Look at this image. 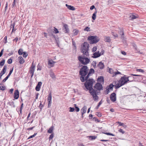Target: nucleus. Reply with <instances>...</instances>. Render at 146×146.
Returning <instances> with one entry per match:
<instances>
[{
    "instance_id": "ea45409f",
    "label": "nucleus",
    "mask_w": 146,
    "mask_h": 146,
    "mask_svg": "<svg viewBox=\"0 0 146 146\" xmlns=\"http://www.w3.org/2000/svg\"><path fill=\"white\" fill-rule=\"evenodd\" d=\"M90 27H86L85 29H84V31H90Z\"/></svg>"
},
{
    "instance_id": "774afa93",
    "label": "nucleus",
    "mask_w": 146,
    "mask_h": 146,
    "mask_svg": "<svg viewBox=\"0 0 146 146\" xmlns=\"http://www.w3.org/2000/svg\"><path fill=\"white\" fill-rule=\"evenodd\" d=\"M18 38H17V37H16V38H15V39H13V41H15L16 42L18 40Z\"/></svg>"
},
{
    "instance_id": "49530a36",
    "label": "nucleus",
    "mask_w": 146,
    "mask_h": 146,
    "mask_svg": "<svg viewBox=\"0 0 146 146\" xmlns=\"http://www.w3.org/2000/svg\"><path fill=\"white\" fill-rule=\"evenodd\" d=\"M9 105L10 106H13V108H15V106L14 102L13 101Z\"/></svg>"
},
{
    "instance_id": "79ce46f5",
    "label": "nucleus",
    "mask_w": 146,
    "mask_h": 146,
    "mask_svg": "<svg viewBox=\"0 0 146 146\" xmlns=\"http://www.w3.org/2000/svg\"><path fill=\"white\" fill-rule=\"evenodd\" d=\"M23 56L24 58H26L28 56V54L26 52H23Z\"/></svg>"
},
{
    "instance_id": "cd10ccee",
    "label": "nucleus",
    "mask_w": 146,
    "mask_h": 146,
    "mask_svg": "<svg viewBox=\"0 0 146 146\" xmlns=\"http://www.w3.org/2000/svg\"><path fill=\"white\" fill-rule=\"evenodd\" d=\"M54 62L52 60H49L48 61V63L49 65L51 66H53L52 65L54 64Z\"/></svg>"
},
{
    "instance_id": "20e7f679",
    "label": "nucleus",
    "mask_w": 146,
    "mask_h": 146,
    "mask_svg": "<svg viewBox=\"0 0 146 146\" xmlns=\"http://www.w3.org/2000/svg\"><path fill=\"white\" fill-rule=\"evenodd\" d=\"M82 57V56H79L78 57V59L79 61L84 65H86L89 63L90 62V60L86 57Z\"/></svg>"
},
{
    "instance_id": "864d4df0",
    "label": "nucleus",
    "mask_w": 146,
    "mask_h": 146,
    "mask_svg": "<svg viewBox=\"0 0 146 146\" xmlns=\"http://www.w3.org/2000/svg\"><path fill=\"white\" fill-rule=\"evenodd\" d=\"M96 115L99 117H100L102 116L101 113L100 112H97L96 113Z\"/></svg>"
},
{
    "instance_id": "4c0bfd02",
    "label": "nucleus",
    "mask_w": 146,
    "mask_h": 146,
    "mask_svg": "<svg viewBox=\"0 0 146 146\" xmlns=\"http://www.w3.org/2000/svg\"><path fill=\"white\" fill-rule=\"evenodd\" d=\"M23 50L22 49H20L18 51V53L19 55H21L23 54Z\"/></svg>"
},
{
    "instance_id": "338daca9",
    "label": "nucleus",
    "mask_w": 146,
    "mask_h": 146,
    "mask_svg": "<svg viewBox=\"0 0 146 146\" xmlns=\"http://www.w3.org/2000/svg\"><path fill=\"white\" fill-rule=\"evenodd\" d=\"M121 53L122 54L124 55H125L126 54V53L125 52V51H121Z\"/></svg>"
},
{
    "instance_id": "c85d7f7f",
    "label": "nucleus",
    "mask_w": 146,
    "mask_h": 146,
    "mask_svg": "<svg viewBox=\"0 0 146 146\" xmlns=\"http://www.w3.org/2000/svg\"><path fill=\"white\" fill-rule=\"evenodd\" d=\"M119 33L120 34L121 36L122 35H124V33L123 32V29H119V30L118 31Z\"/></svg>"
},
{
    "instance_id": "e433bc0d",
    "label": "nucleus",
    "mask_w": 146,
    "mask_h": 146,
    "mask_svg": "<svg viewBox=\"0 0 146 146\" xmlns=\"http://www.w3.org/2000/svg\"><path fill=\"white\" fill-rule=\"evenodd\" d=\"M1 84H0V90L2 91L4 90L5 89V86H1Z\"/></svg>"
},
{
    "instance_id": "f8f14e48",
    "label": "nucleus",
    "mask_w": 146,
    "mask_h": 146,
    "mask_svg": "<svg viewBox=\"0 0 146 146\" xmlns=\"http://www.w3.org/2000/svg\"><path fill=\"white\" fill-rule=\"evenodd\" d=\"M42 82H39L38 83L36 87L35 90L37 91H38L40 90V88L42 84Z\"/></svg>"
},
{
    "instance_id": "4d7b16f0",
    "label": "nucleus",
    "mask_w": 146,
    "mask_h": 146,
    "mask_svg": "<svg viewBox=\"0 0 146 146\" xmlns=\"http://www.w3.org/2000/svg\"><path fill=\"white\" fill-rule=\"evenodd\" d=\"M118 131L119 132L122 133L123 134L125 133V131L121 129H119Z\"/></svg>"
},
{
    "instance_id": "f257e3e1",
    "label": "nucleus",
    "mask_w": 146,
    "mask_h": 146,
    "mask_svg": "<svg viewBox=\"0 0 146 146\" xmlns=\"http://www.w3.org/2000/svg\"><path fill=\"white\" fill-rule=\"evenodd\" d=\"M88 67L86 66H84L80 69L79 71L80 75L81 76L80 77V79L82 82H85L88 79H86L85 76L87 74L88 72Z\"/></svg>"
},
{
    "instance_id": "7c9ffc66",
    "label": "nucleus",
    "mask_w": 146,
    "mask_h": 146,
    "mask_svg": "<svg viewBox=\"0 0 146 146\" xmlns=\"http://www.w3.org/2000/svg\"><path fill=\"white\" fill-rule=\"evenodd\" d=\"M95 95L92 96L94 100L95 101H97L98 100V97L96 94H94Z\"/></svg>"
},
{
    "instance_id": "e2e57ef3",
    "label": "nucleus",
    "mask_w": 146,
    "mask_h": 146,
    "mask_svg": "<svg viewBox=\"0 0 146 146\" xmlns=\"http://www.w3.org/2000/svg\"><path fill=\"white\" fill-rule=\"evenodd\" d=\"M93 119L95 121H97L98 122H99V121L95 117H94Z\"/></svg>"
},
{
    "instance_id": "13d9d810",
    "label": "nucleus",
    "mask_w": 146,
    "mask_h": 146,
    "mask_svg": "<svg viewBox=\"0 0 146 146\" xmlns=\"http://www.w3.org/2000/svg\"><path fill=\"white\" fill-rule=\"evenodd\" d=\"M39 94L38 93H37L36 94V96L35 97V102L36 101V99H37L38 98V96Z\"/></svg>"
},
{
    "instance_id": "473e14b6",
    "label": "nucleus",
    "mask_w": 146,
    "mask_h": 146,
    "mask_svg": "<svg viewBox=\"0 0 146 146\" xmlns=\"http://www.w3.org/2000/svg\"><path fill=\"white\" fill-rule=\"evenodd\" d=\"M104 41L107 42H109L111 41L110 37H105L104 38Z\"/></svg>"
},
{
    "instance_id": "c756f323",
    "label": "nucleus",
    "mask_w": 146,
    "mask_h": 146,
    "mask_svg": "<svg viewBox=\"0 0 146 146\" xmlns=\"http://www.w3.org/2000/svg\"><path fill=\"white\" fill-rule=\"evenodd\" d=\"M137 18V17L134 15L131 14L129 16L130 20H133Z\"/></svg>"
},
{
    "instance_id": "1a4fd4ad",
    "label": "nucleus",
    "mask_w": 146,
    "mask_h": 146,
    "mask_svg": "<svg viewBox=\"0 0 146 146\" xmlns=\"http://www.w3.org/2000/svg\"><path fill=\"white\" fill-rule=\"evenodd\" d=\"M94 88L98 90H102V85L99 83H97L94 86Z\"/></svg>"
},
{
    "instance_id": "a18cd8bd",
    "label": "nucleus",
    "mask_w": 146,
    "mask_h": 146,
    "mask_svg": "<svg viewBox=\"0 0 146 146\" xmlns=\"http://www.w3.org/2000/svg\"><path fill=\"white\" fill-rule=\"evenodd\" d=\"M34 71H29V73L31 74V78H32L34 74Z\"/></svg>"
},
{
    "instance_id": "c9c22d12",
    "label": "nucleus",
    "mask_w": 146,
    "mask_h": 146,
    "mask_svg": "<svg viewBox=\"0 0 146 146\" xmlns=\"http://www.w3.org/2000/svg\"><path fill=\"white\" fill-rule=\"evenodd\" d=\"M5 59H3L0 62V66H2L5 64Z\"/></svg>"
},
{
    "instance_id": "6e6d98bb",
    "label": "nucleus",
    "mask_w": 146,
    "mask_h": 146,
    "mask_svg": "<svg viewBox=\"0 0 146 146\" xmlns=\"http://www.w3.org/2000/svg\"><path fill=\"white\" fill-rule=\"evenodd\" d=\"M3 51H4V49L3 48V49H2L1 50V51L0 52V57H1L2 56V55L3 53Z\"/></svg>"
},
{
    "instance_id": "a211bd4d",
    "label": "nucleus",
    "mask_w": 146,
    "mask_h": 146,
    "mask_svg": "<svg viewBox=\"0 0 146 146\" xmlns=\"http://www.w3.org/2000/svg\"><path fill=\"white\" fill-rule=\"evenodd\" d=\"M89 90V92L90 93V94L92 96H93L94 95V94H96V91L95 90H94L93 88L91 89V90L90 89H88Z\"/></svg>"
},
{
    "instance_id": "39448f33",
    "label": "nucleus",
    "mask_w": 146,
    "mask_h": 146,
    "mask_svg": "<svg viewBox=\"0 0 146 146\" xmlns=\"http://www.w3.org/2000/svg\"><path fill=\"white\" fill-rule=\"evenodd\" d=\"M88 39L90 41V43L92 44L97 43L100 40L98 37H88Z\"/></svg>"
},
{
    "instance_id": "0e129e2a",
    "label": "nucleus",
    "mask_w": 146,
    "mask_h": 146,
    "mask_svg": "<svg viewBox=\"0 0 146 146\" xmlns=\"http://www.w3.org/2000/svg\"><path fill=\"white\" fill-rule=\"evenodd\" d=\"M118 123L119 124V126H123L124 123H122L120 122H118Z\"/></svg>"
},
{
    "instance_id": "f03ea898",
    "label": "nucleus",
    "mask_w": 146,
    "mask_h": 146,
    "mask_svg": "<svg viewBox=\"0 0 146 146\" xmlns=\"http://www.w3.org/2000/svg\"><path fill=\"white\" fill-rule=\"evenodd\" d=\"M89 44L87 42H84L81 49V52L83 53V56L84 55L87 56H89Z\"/></svg>"
},
{
    "instance_id": "aec40b11",
    "label": "nucleus",
    "mask_w": 146,
    "mask_h": 146,
    "mask_svg": "<svg viewBox=\"0 0 146 146\" xmlns=\"http://www.w3.org/2000/svg\"><path fill=\"white\" fill-rule=\"evenodd\" d=\"M97 81L101 83L104 82V80L103 76H100L97 79Z\"/></svg>"
},
{
    "instance_id": "9d476101",
    "label": "nucleus",
    "mask_w": 146,
    "mask_h": 146,
    "mask_svg": "<svg viewBox=\"0 0 146 146\" xmlns=\"http://www.w3.org/2000/svg\"><path fill=\"white\" fill-rule=\"evenodd\" d=\"M110 98L112 101L115 102L116 100V94L114 92L112 93L110 96Z\"/></svg>"
},
{
    "instance_id": "6e6552de",
    "label": "nucleus",
    "mask_w": 146,
    "mask_h": 146,
    "mask_svg": "<svg viewBox=\"0 0 146 146\" xmlns=\"http://www.w3.org/2000/svg\"><path fill=\"white\" fill-rule=\"evenodd\" d=\"M51 99H52V92H50L49 94L48 95L47 98V101L48 102V107L51 106Z\"/></svg>"
},
{
    "instance_id": "37998d69",
    "label": "nucleus",
    "mask_w": 146,
    "mask_h": 146,
    "mask_svg": "<svg viewBox=\"0 0 146 146\" xmlns=\"http://www.w3.org/2000/svg\"><path fill=\"white\" fill-rule=\"evenodd\" d=\"M69 111L71 112H73L75 110V109L74 108L71 107H69Z\"/></svg>"
},
{
    "instance_id": "7ed1b4c3",
    "label": "nucleus",
    "mask_w": 146,
    "mask_h": 146,
    "mask_svg": "<svg viewBox=\"0 0 146 146\" xmlns=\"http://www.w3.org/2000/svg\"><path fill=\"white\" fill-rule=\"evenodd\" d=\"M93 79H89L88 80H86L84 83V85L87 90H91L92 89Z\"/></svg>"
},
{
    "instance_id": "2eb2a0df",
    "label": "nucleus",
    "mask_w": 146,
    "mask_h": 146,
    "mask_svg": "<svg viewBox=\"0 0 146 146\" xmlns=\"http://www.w3.org/2000/svg\"><path fill=\"white\" fill-rule=\"evenodd\" d=\"M94 69H93V68L90 69L86 77V79H88L91 74L92 73H94Z\"/></svg>"
},
{
    "instance_id": "6ab92c4d",
    "label": "nucleus",
    "mask_w": 146,
    "mask_h": 146,
    "mask_svg": "<svg viewBox=\"0 0 146 146\" xmlns=\"http://www.w3.org/2000/svg\"><path fill=\"white\" fill-rule=\"evenodd\" d=\"M18 58L19 60V62L21 64H23L24 63L25 60L22 56H19L18 57Z\"/></svg>"
},
{
    "instance_id": "69168bd1",
    "label": "nucleus",
    "mask_w": 146,
    "mask_h": 146,
    "mask_svg": "<svg viewBox=\"0 0 146 146\" xmlns=\"http://www.w3.org/2000/svg\"><path fill=\"white\" fill-rule=\"evenodd\" d=\"M95 8V7L94 5H92L90 7V9L92 10Z\"/></svg>"
},
{
    "instance_id": "5fc2aeb1",
    "label": "nucleus",
    "mask_w": 146,
    "mask_h": 146,
    "mask_svg": "<svg viewBox=\"0 0 146 146\" xmlns=\"http://www.w3.org/2000/svg\"><path fill=\"white\" fill-rule=\"evenodd\" d=\"M136 71H137L141 72H144V71L143 70L141 69H137L136 70Z\"/></svg>"
},
{
    "instance_id": "09e8293b",
    "label": "nucleus",
    "mask_w": 146,
    "mask_h": 146,
    "mask_svg": "<svg viewBox=\"0 0 146 146\" xmlns=\"http://www.w3.org/2000/svg\"><path fill=\"white\" fill-rule=\"evenodd\" d=\"M104 134H106L107 135H111V136H115V135H114L113 134H112V133H104Z\"/></svg>"
},
{
    "instance_id": "58836bf2",
    "label": "nucleus",
    "mask_w": 146,
    "mask_h": 146,
    "mask_svg": "<svg viewBox=\"0 0 146 146\" xmlns=\"http://www.w3.org/2000/svg\"><path fill=\"white\" fill-rule=\"evenodd\" d=\"M37 70H41V69H42V67L41 66H40V64L39 63L37 66Z\"/></svg>"
},
{
    "instance_id": "72a5a7b5",
    "label": "nucleus",
    "mask_w": 146,
    "mask_h": 146,
    "mask_svg": "<svg viewBox=\"0 0 146 146\" xmlns=\"http://www.w3.org/2000/svg\"><path fill=\"white\" fill-rule=\"evenodd\" d=\"M121 86H122V85L119 82V83L115 85L114 86L115 87V88L116 89L119 88Z\"/></svg>"
},
{
    "instance_id": "4468645a",
    "label": "nucleus",
    "mask_w": 146,
    "mask_h": 146,
    "mask_svg": "<svg viewBox=\"0 0 146 146\" xmlns=\"http://www.w3.org/2000/svg\"><path fill=\"white\" fill-rule=\"evenodd\" d=\"M101 53H99V51L96 52L93 54L92 57L94 58H96L101 56Z\"/></svg>"
},
{
    "instance_id": "603ef678",
    "label": "nucleus",
    "mask_w": 146,
    "mask_h": 146,
    "mask_svg": "<svg viewBox=\"0 0 146 146\" xmlns=\"http://www.w3.org/2000/svg\"><path fill=\"white\" fill-rule=\"evenodd\" d=\"M13 67L11 69H10V71H9V74H8V75H9L10 76L11 75V74H12V73L13 72Z\"/></svg>"
},
{
    "instance_id": "dca6fc26",
    "label": "nucleus",
    "mask_w": 146,
    "mask_h": 146,
    "mask_svg": "<svg viewBox=\"0 0 146 146\" xmlns=\"http://www.w3.org/2000/svg\"><path fill=\"white\" fill-rule=\"evenodd\" d=\"M97 66L101 69H103L104 67V63L101 62H100L99 64H98Z\"/></svg>"
},
{
    "instance_id": "a19ab883",
    "label": "nucleus",
    "mask_w": 146,
    "mask_h": 146,
    "mask_svg": "<svg viewBox=\"0 0 146 146\" xmlns=\"http://www.w3.org/2000/svg\"><path fill=\"white\" fill-rule=\"evenodd\" d=\"M114 86L113 85V84H111L109 85V88H108L109 89H110V90H112L113 87Z\"/></svg>"
},
{
    "instance_id": "c03bdc74",
    "label": "nucleus",
    "mask_w": 146,
    "mask_h": 146,
    "mask_svg": "<svg viewBox=\"0 0 146 146\" xmlns=\"http://www.w3.org/2000/svg\"><path fill=\"white\" fill-rule=\"evenodd\" d=\"M13 60L11 58L9 59L7 61V63L9 64H11Z\"/></svg>"
},
{
    "instance_id": "4be33fe9",
    "label": "nucleus",
    "mask_w": 146,
    "mask_h": 146,
    "mask_svg": "<svg viewBox=\"0 0 146 146\" xmlns=\"http://www.w3.org/2000/svg\"><path fill=\"white\" fill-rule=\"evenodd\" d=\"M87 110V108L86 106H85L81 110V113H82V114H84L86 113Z\"/></svg>"
},
{
    "instance_id": "8fccbe9b",
    "label": "nucleus",
    "mask_w": 146,
    "mask_h": 146,
    "mask_svg": "<svg viewBox=\"0 0 146 146\" xmlns=\"http://www.w3.org/2000/svg\"><path fill=\"white\" fill-rule=\"evenodd\" d=\"M54 135L53 134H51L49 136V140L50 141L51 139L53 137Z\"/></svg>"
},
{
    "instance_id": "f704fd0d",
    "label": "nucleus",
    "mask_w": 146,
    "mask_h": 146,
    "mask_svg": "<svg viewBox=\"0 0 146 146\" xmlns=\"http://www.w3.org/2000/svg\"><path fill=\"white\" fill-rule=\"evenodd\" d=\"M89 139L91 140H92L94 139H95L97 137L96 136H89Z\"/></svg>"
},
{
    "instance_id": "412c9836",
    "label": "nucleus",
    "mask_w": 146,
    "mask_h": 146,
    "mask_svg": "<svg viewBox=\"0 0 146 146\" xmlns=\"http://www.w3.org/2000/svg\"><path fill=\"white\" fill-rule=\"evenodd\" d=\"M66 6L68 8V9L72 11H74L75 10V8L73 6L69 5L67 4H66Z\"/></svg>"
},
{
    "instance_id": "393cba45",
    "label": "nucleus",
    "mask_w": 146,
    "mask_h": 146,
    "mask_svg": "<svg viewBox=\"0 0 146 146\" xmlns=\"http://www.w3.org/2000/svg\"><path fill=\"white\" fill-rule=\"evenodd\" d=\"M79 32V31L78 30L76 29H74L73 31V34L74 36L78 34Z\"/></svg>"
},
{
    "instance_id": "bb28decb",
    "label": "nucleus",
    "mask_w": 146,
    "mask_h": 146,
    "mask_svg": "<svg viewBox=\"0 0 146 146\" xmlns=\"http://www.w3.org/2000/svg\"><path fill=\"white\" fill-rule=\"evenodd\" d=\"M15 25V23L14 22L13 23H12L11 25V28H12V32L15 31L16 30V29H15L14 27Z\"/></svg>"
},
{
    "instance_id": "f3484780",
    "label": "nucleus",
    "mask_w": 146,
    "mask_h": 146,
    "mask_svg": "<svg viewBox=\"0 0 146 146\" xmlns=\"http://www.w3.org/2000/svg\"><path fill=\"white\" fill-rule=\"evenodd\" d=\"M7 68V66L6 65L4 66L3 67V69L0 73V74H2L3 75L6 72Z\"/></svg>"
},
{
    "instance_id": "3c124183",
    "label": "nucleus",
    "mask_w": 146,
    "mask_h": 146,
    "mask_svg": "<svg viewBox=\"0 0 146 146\" xmlns=\"http://www.w3.org/2000/svg\"><path fill=\"white\" fill-rule=\"evenodd\" d=\"M97 50V47L94 46L92 48V50L93 52H94L96 51Z\"/></svg>"
},
{
    "instance_id": "680f3d73",
    "label": "nucleus",
    "mask_w": 146,
    "mask_h": 146,
    "mask_svg": "<svg viewBox=\"0 0 146 146\" xmlns=\"http://www.w3.org/2000/svg\"><path fill=\"white\" fill-rule=\"evenodd\" d=\"M7 37H5L4 38V43L5 44H6L7 42Z\"/></svg>"
},
{
    "instance_id": "ddd939ff",
    "label": "nucleus",
    "mask_w": 146,
    "mask_h": 146,
    "mask_svg": "<svg viewBox=\"0 0 146 146\" xmlns=\"http://www.w3.org/2000/svg\"><path fill=\"white\" fill-rule=\"evenodd\" d=\"M63 29L65 30V33H68L69 31V29L67 25L66 24H64Z\"/></svg>"
},
{
    "instance_id": "423d86ee",
    "label": "nucleus",
    "mask_w": 146,
    "mask_h": 146,
    "mask_svg": "<svg viewBox=\"0 0 146 146\" xmlns=\"http://www.w3.org/2000/svg\"><path fill=\"white\" fill-rule=\"evenodd\" d=\"M130 76L128 77H122L120 80H119V82L122 85V86L124 85L128 81H129L128 78Z\"/></svg>"
},
{
    "instance_id": "0eeeda50",
    "label": "nucleus",
    "mask_w": 146,
    "mask_h": 146,
    "mask_svg": "<svg viewBox=\"0 0 146 146\" xmlns=\"http://www.w3.org/2000/svg\"><path fill=\"white\" fill-rule=\"evenodd\" d=\"M48 36H55L54 33H55V27H54L53 29L49 28L48 30Z\"/></svg>"
},
{
    "instance_id": "9b49d317",
    "label": "nucleus",
    "mask_w": 146,
    "mask_h": 146,
    "mask_svg": "<svg viewBox=\"0 0 146 146\" xmlns=\"http://www.w3.org/2000/svg\"><path fill=\"white\" fill-rule=\"evenodd\" d=\"M13 96L15 99H17L19 97V92L18 90L15 91Z\"/></svg>"
},
{
    "instance_id": "b1692460",
    "label": "nucleus",
    "mask_w": 146,
    "mask_h": 146,
    "mask_svg": "<svg viewBox=\"0 0 146 146\" xmlns=\"http://www.w3.org/2000/svg\"><path fill=\"white\" fill-rule=\"evenodd\" d=\"M49 74L50 76L53 79L55 78V75L54 73L52 70H50Z\"/></svg>"
},
{
    "instance_id": "5701e85b",
    "label": "nucleus",
    "mask_w": 146,
    "mask_h": 146,
    "mask_svg": "<svg viewBox=\"0 0 146 146\" xmlns=\"http://www.w3.org/2000/svg\"><path fill=\"white\" fill-rule=\"evenodd\" d=\"M95 11L93 14L92 17V19L94 20L96 19V14L97 12V11L96 10V9H95Z\"/></svg>"
},
{
    "instance_id": "2f4dec72",
    "label": "nucleus",
    "mask_w": 146,
    "mask_h": 146,
    "mask_svg": "<svg viewBox=\"0 0 146 146\" xmlns=\"http://www.w3.org/2000/svg\"><path fill=\"white\" fill-rule=\"evenodd\" d=\"M53 129V126H52L50 127L49 129L48 130L47 132L50 133H51Z\"/></svg>"
},
{
    "instance_id": "a878e982",
    "label": "nucleus",
    "mask_w": 146,
    "mask_h": 146,
    "mask_svg": "<svg viewBox=\"0 0 146 146\" xmlns=\"http://www.w3.org/2000/svg\"><path fill=\"white\" fill-rule=\"evenodd\" d=\"M33 62H34L33 61L32 64L31 66L30 67V71H35V65L33 64Z\"/></svg>"
},
{
    "instance_id": "bf43d9fd",
    "label": "nucleus",
    "mask_w": 146,
    "mask_h": 146,
    "mask_svg": "<svg viewBox=\"0 0 146 146\" xmlns=\"http://www.w3.org/2000/svg\"><path fill=\"white\" fill-rule=\"evenodd\" d=\"M133 45L134 48V49L136 50H137V46L135 44H133Z\"/></svg>"
},
{
    "instance_id": "de8ad7c7",
    "label": "nucleus",
    "mask_w": 146,
    "mask_h": 146,
    "mask_svg": "<svg viewBox=\"0 0 146 146\" xmlns=\"http://www.w3.org/2000/svg\"><path fill=\"white\" fill-rule=\"evenodd\" d=\"M44 105L42 104V102H40V103L39 106V107L40 109V110H41L42 109V108L43 107Z\"/></svg>"
},
{
    "instance_id": "052dcab7",
    "label": "nucleus",
    "mask_w": 146,
    "mask_h": 146,
    "mask_svg": "<svg viewBox=\"0 0 146 146\" xmlns=\"http://www.w3.org/2000/svg\"><path fill=\"white\" fill-rule=\"evenodd\" d=\"M8 78L6 77L2 81V82L4 83L5 82L7 79Z\"/></svg>"
}]
</instances>
